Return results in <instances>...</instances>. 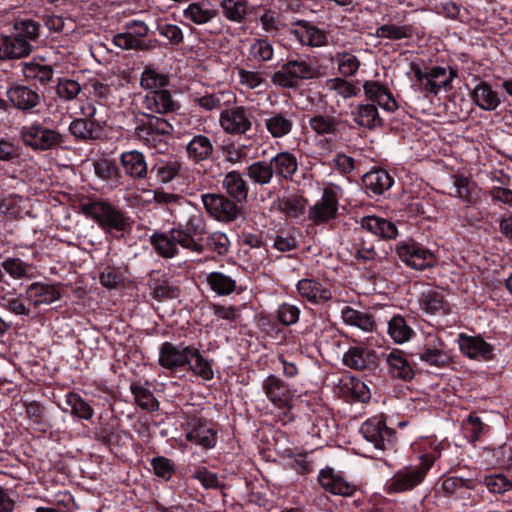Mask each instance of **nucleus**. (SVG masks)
I'll list each match as a JSON object with an SVG mask.
<instances>
[{"instance_id":"obj_46","label":"nucleus","mask_w":512,"mask_h":512,"mask_svg":"<svg viewBox=\"0 0 512 512\" xmlns=\"http://www.w3.org/2000/svg\"><path fill=\"white\" fill-rule=\"evenodd\" d=\"M148 195L153 196L155 203L165 207L173 217L183 207V202H187L183 196L163 190H148Z\"/></svg>"},{"instance_id":"obj_29","label":"nucleus","mask_w":512,"mask_h":512,"mask_svg":"<svg viewBox=\"0 0 512 512\" xmlns=\"http://www.w3.org/2000/svg\"><path fill=\"white\" fill-rule=\"evenodd\" d=\"M343 363L345 366L349 368L356 370H364L374 365L375 354L372 350L362 345H356L350 347L344 353Z\"/></svg>"},{"instance_id":"obj_38","label":"nucleus","mask_w":512,"mask_h":512,"mask_svg":"<svg viewBox=\"0 0 512 512\" xmlns=\"http://www.w3.org/2000/svg\"><path fill=\"white\" fill-rule=\"evenodd\" d=\"M270 165L273 167V174L283 179H292L298 169L297 159L290 152L276 154L270 159Z\"/></svg>"},{"instance_id":"obj_21","label":"nucleus","mask_w":512,"mask_h":512,"mask_svg":"<svg viewBox=\"0 0 512 512\" xmlns=\"http://www.w3.org/2000/svg\"><path fill=\"white\" fill-rule=\"evenodd\" d=\"M460 350L469 358L488 361L494 356V348L480 336H467L460 334L458 337Z\"/></svg>"},{"instance_id":"obj_48","label":"nucleus","mask_w":512,"mask_h":512,"mask_svg":"<svg viewBox=\"0 0 512 512\" xmlns=\"http://www.w3.org/2000/svg\"><path fill=\"white\" fill-rule=\"evenodd\" d=\"M330 62L337 66L338 72L345 76H353L360 68V60L351 52H337L330 58Z\"/></svg>"},{"instance_id":"obj_16","label":"nucleus","mask_w":512,"mask_h":512,"mask_svg":"<svg viewBox=\"0 0 512 512\" xmlns=\"http://www.w3.org/2000/svg\"><path fill=\"white\" fill-rule=\"evenodd\" d=\"M191 348L190 346H176L165 342L161 345L158 362L161 367L169 371H181L190 362Z\"/></svg>"},{"instance_id":"obj_31","label":"nucleus","mask_w":512,"mask_h":512,"mask_svg":"<svg viewBox=\"0 0 512 512\" xmlns=\"http://www.w3.org/2000/svg\"><path fill=\"white\" fill-rule=\"evenodd\" d=\"M121 165L126 175L133 179H143L147 175V163L144 155L136 150L126 151L121 154Z\"/></svg>"},{"instance_id":"obj_52","label":"nucleus","mask_w":512,"mask_h":512,"mask_svg":"<svg viewBox=\"0 0 512 512\" xmlns=\"http://www.w3.org/2000/svg\"><path fill=\"white\" fill-rule=\"evenodd\" d=\"M247 175L254 183L267 185L273 178V167L270 162L257 161L248 166Z\"/></svg>"},{"instance_id":"obj_36","label":"nucleus","mask_w":512,"mask_h":512,"mask_svg":"<svg viewBox=\"0 0 512 512\" xmlns=\"http://www.w3.org/2000/svg\"><path fill=\"white\" fill-rule=\"evenodd\" d=\"M222 186L228 195L237 202H243L248 197L249 188L241 173L228 172L222 181Z\"/></svg>"},{"instance_id":"obj_7","label":"nucleus","mask_w":512,"mask_h":512,"mask_svg":"<svg viewBox=\"0 0 512 512\" xmlns=\"http://www.w3.org/2000/svg\"><path fill=\"white\" fill-rule=\"evenodd\" d=\"M318 69L305 60H290L272 75V82L284 88H294L301 80L312 79Z\"/></svg>"},{"instance_id":"obj_55","label":"nucleus","mask_w":512,"mask_h":512,"mask_svg":"<svg viewBox=\"0 0 512 512\" xmlns=\"http://www.w3.org/2000/svg\"><path fill=\"white\" fill-rule=\"evenodd\" d=\"M376 35L378 37L400 40L413 36V30L407 25L385 24L377 28Z\"/></svg>"},{"instance_id":"obj_13","label":"nucleus","mask_w":512,"mask_h":512,"mask_svg":"<svg viewBox=\"0 0 512 512\" xmlns=\"http://www.w3.org/2000/svg\"><path fill=\"white\" fill-rule=\"evenodd\" d=\"M206 211L215 219L222 222L234 221L240 209L237 204L221 194L206 193L201 196Z\"/></svg>"},{"instance_id":"obj_56","label":"nucleus","mask_w":512,"mask_h":512,"mask_svg":"<svg viewBox=\"0 0 512 512\" xmlns=\"http://www.w3.org/2000/svg\"><path fill=\"white\" fill-rule=\"evenodd\" d=\"M249 54L256 61L266 62L272 59L274 50L267 39H255L250 45Z\"/></svg>"},{"instance_id":"obj_8","label":"nucleus","mask_w":512,"mask_h":512,"mask_svg":"<svg viewBox=\"0 0 512 512\" xmlns=\"http://www.w3.org/2000/svg\"><path fill=\"white\" fill-rule=\"evenodd\" d=\"M363 438L371 443L377 450L392 449L395 441V432L387 427L382 415L367 419L360 427Z\"/></svg>"},{"instance_id":"obj_30","label":"nucleus","mask_w":512,"mask_h":512,"mask_svg":"<svg viewBox=\"0 0 512 512\" xmlns=\"http://www.w3.org/2000/svg\"><path fill=\"white\" fill-rule=\"evenodd\" d=\"M143 104L147 110L158 114L169 113L177 108V103L167 89L148 92L144 97Z\"/></svg>"},{"instance_id":"obj_53","label":"nucleus","mask_w":512,"mask_h":512,"mask_svg":"<svg viewBox=\"0 0 512 512\" xmlns=\"http://www.w3.org/2000/svg\"><path fill=\"white\" fill-rule=\"evenodd\" d=\"M65 403L70 407L71 414L80 419L90 420L94 415L91 406L76 393H68L65 396Z\"/></svg>"},{"instance_id":"obj_27","label":"nucleus","mask_w":512,"mask_h":512,"mask_svg":"<svg viewBox=\"0 0 512 512\" xmlns=\"http://www.w3.org/2000/svg\"><path fill=\"white\" fill-rule=\"evenodd\" d=\"M360 223L361 228L367 233L374 234L382 239H394L398 235L396 225L381 217L365 216Z\"/></svg>"},{"instance_id":"obj_44","label":"nucleus","mask_w":512,"mask_h":512,"mask_svg":"<svg viewBox=\"0 0 512 512\" xmlns=\"http://www.w3.org/2000/svg\"><path fill=\"white\" fill-rule=\"evenodd\" d=\"M422 309L433 315H446L450 312V304L442 291H429L421 302Z\"/></svg>"},{"instance_id":"obj_60","label":"nucleus","mask_w":512,"mask_h":512,"mask_svg":"<svg viewBox=\"0 0 512 512\" xmlns=\"http://www.w3.org/2000/svg\"><path fill=\"white\" fill-rule=\"evenodd\" d=\"M69 130L78 139H93L97 136V128L83 118L72 121Z\"/></svg>"},{"instance_id":"obj_35","label":"nucleus","mask_w":512,"mask_h":512,"mask_svg":"<svg viewBox=\"0 0 512 512\" xmlns=\"http://www.w3.org/2000/svg\"><path fill=\"white\" fill-rule=\"evenodd\" d=\"M214 151L209 137L197 134L186 145V153L189 160L199 163L209 159Z\"/></svg>"},{"instance_id":"obj_6","label":"nucleus","mask_w":512,"mask_h":512,"mask_svg":"<svg viewBox=\"0 0 512 512\" xmlns=\"http://www.w3.org/2000/svg\"><path fill=\"white\" fill-rule=\"evenodd\" d=\"M434 458L430 455L421 457V463L415 466H408L396 472L388 483L390 492H404L419 485L432 467Z\"/></svg>"},{"instance_id":"obj_54","label":"nucleus","mask_w":512,"mask_h":512,"mask_svg":"<svg viewBox=\"0 0 512 512\" xmlns=\"http://www.w3.org/2000/svg\"><path fill=\"white\" fill-rule=\"evenodd\" d=\"M22 72L26 79L36 80L41 83L48 82L53 76V70L49 65L38 62L24 63Z\"/></svg>"},{"instance_id":"obj_1","label":"nucleus","mask_w":512,"mask_h":512,"mask_svg":"<svg viewBox=\"0 0 512 512\" xmlns=\"http://www.w3.org/2000/svg\"><path fill=\"white\" fill-rule=\"evenodd\" d=\"M39 36L38 23L31 20L16 22L10 33L0 34V60L20 59L32 51L31 41Z\"/></svg>"},{"instance_id":"obj_39","label":"nucleus","mask_w":512,"mask_h":512,"mask_svg":"<svg viewBox=\"0 0 512 512\" xmlns=\"http://www.w3.org/2000/svg\"><path fill=\"white\" fill-rule=\"evenodd\" d=\"M323 90L333 98H342L344 100L356 97L360 92L358 87L340 77L326 80Z\"/></svg>"},{"instance_id":"obj_41","label":"nucleus","mask_w":512,"mask_h":512,"mask_svg":"<svg viewBox=\"0 0 512 512\" xmlns=\"http://www.w3.org/2000/svg\"><path fill=\"white\" fill-rule=\"evenodd\" d=\"M183 16L197 25L206 24L216 16V11L207 2H193L183 10Z\"/></svg>"},{"instance_id":"obj_59","label":"nucleus","mask_w":512,"mask_h":512,"mask_svg":"<svg viewBox=\"0 0 512 512\" xmlns=\"http://www.w3.org/2000/svg\"><path fill=\"white\" fill-rule=\"evenodd\" d=\"M81 90V85L76 80L66 77L60 78L56 87L57 95L67 101L75 99Z\"/></svg>"},{"instance_id":"obj_42","label":"nucleus","mask_w":512,"mask_h":512,"mask_svg":"<svg viewBox=\"0 0 512 512\" xmlns=\"http://www.w3.org/2000/svg\"><path fill=\"white\" fill-rule=\"evenodd\" d=\"M393 178L382 169L372 170L363 176L365 187L375 194H382L393 185Z\"/></svg>"},{"instance_id":"obj_2","label":"nucleus","mask_w":512,"mask_h":512,"mask_svg":"<svg viewBox=\"0 0 512 512\" xmlns=\"http://www.w3.org/2000/svg\"><path fill=\"white\" fill-rule=\"evenodd\" d=\"M155 251L164 258H173L178 254V246L193 253L201 254L203 244L182 228H172L167 232H155L150 237Z\"/></svg>"},{"instance_id":"obj_14","label":"nucleus","mask_w":512,"mask_h":512,"mask_svg":"<svg viewBox=\"0 0 512 512\" xmlns=\"http://www.w3.org/2000/svg\"><path fill=\"white\" fill-rule=\"evenodd\" d=\"M219 125L231 135L246 134L252 127L251 117L243 106H234L221 111Z\"/></svg>"},{"instance_id":"obj_22","label":"nucleus","mask_w":512,"mask_h":512,"mask_svg":"<svg viewBox=\"0 0 512 512\" xmlns=\"http://www.w3.org/2000/svg\"><path fill=\"white\" fill-rule=\"evenodd\" d=\"M363 90L366 98L376 102L382 109L388 112L397 110V101L385 84L375 80H367L363 83Z\"/></svg>"},{"instance_id":"obj_33","label":"nucleus","mask_w":512,"mask_h":512,"mask_svg":"<svg viewBox=\"0 0 512 512\" xmlns=\"http://www.w3.org/2000/svg\"><path fill=\"white\" fill-rule=\"evenodd\" d=\"M7 96L13 106L17 109L28 111L32 110L40 103V96L32 89L18 85L7 91Z\"/></svg>"},{"instance_id":"obj_58","label":"nucleus","mask_w":512,"mask_h":512,"mask_svg":"<svg viewBox=\"0 0 512 512\" xmlns=\"http://www.w3.org/2000/svg\"><path fill=\"white\" fill-rule=\"evenodd\" d=\"M483 484L490 493L502 494L512 488V481L503 474L485 476Z\"/></svg>"},{"instance_id":"obj_18","label":"nucleus","mask_w":512,"mask_h":512,"mask_svg":"<svg viewBox=\"0 0 512 512\" xmlns=\"http://www.w3.org/2000/svg\"><path fill=\"white\" fill-rule=\"evenodd\" d=\"M174 219L179 222L177 228L184 229L195 239L205 232V221L202 212L188 200L183 202V207L174 216Z\"/></svg>"},{"instance_id":"obj_17","label":"nucleus","mask_w":512,"mask_h":512,"mask_svg":"<svg viewBox=\"0 0 512 512\" xmlns=\"http://www.w3.org/2000/svg\"><path fill=\"white\" fill-rule=\"evenodd\" d=\"M262 389L268 400L278 408L289 407L294 398V392L283 380L275 375L267 376L262 383Z\"/></svg>"},{"instance_id":"obj_57","label":"nucleus","mask_w":512,"mask_h":512,"mask_svg":"<svg viewBox=\"0 0 512 512\" xmlns=\"http://www.w3.org/2000/svg\"><path fill=\"white\" fill-rule=\"evenodd\" d=\"M224 16L230 21L241 22L246 15V4L242 0H222Z\"/></svg>"},{"instance_id":"obj_49","label":"nucleus","mask_w":512,"mask_h":512,"mask_svg":"<svg viewBox=\"0 0 512 512\" xmlns=\"http://www.w3.org/2000/svg\"><path fill=\"white\" fill-rule=\"evenodd\" d=\"M188 366L195 375L204 380H211L214 377L212 360L205 358L197 348H191Z\"/></svg>"},{"instance_id":"obj_43","label":"nucleus","mask_w":512,"mask_h":512,"mask_svg":"<svg viewBox=\"0 0 512 512\" xmlns=\"http://www.w3.org/2000/svg\"><path fill=\"white\" fill-rule=\"evenodd\" d=\"M341 390L359 402H367L371 393L368 386L358 378L344 376L339 380Z\"/></svg>"},{"instance_id":"obj_4","label":"nucleus","mask_w":512,"mask_h":512,"mask_svg":"<svg viewBox=\"0 0 512 512\" xmlns=\"http://www.w3.org/2000/svg\"><path fill=\"white\" fill-rule=\"evenodd\" d=\"M173 132V126L164 118L147 115L135 129L137 137L149 149L164 153L168 149L166 137Z\"/></svg>"},{"instance_id":"obj_20","label":"nucleus","mask_w":512,"mask_h":512,"mask_svg":"<svg viewBox=\"0 0 512 512\" xmlns=\"http://www.w3.org/2000/svg\"><path fill=\"white\" fill-rule=\"evenodd\" d=\"M318 481L325 491L334 495L351 496L355 491V486L332 468L320 470Z\"/></svg>"},{"instance_id":"obj_23","label":"nucleus","mask_w":512,"mask_h":512,"mask_svg":"<svg viewBox=\"0 0 512 512\" xmlns=\"http://www.w3.org/2000/svg\"><path fill=\"white\" fill-rule=\"evenodd\" d=\"M295 114L292 111L268 113L264 126L272 138H283L289 135L294 127Z\"/></svg>"},{"instance_id":"obj_5","label":"nucleus","mask_w":512,"mask_h":512,"mask_svg":"<svg viewBox=\"0 0 512 512\" xmlns=\"http://www.w3.org/2000/svg\"><path fill=\"white\" fill-rule=\"evenodd\" d=\"M414 76L420 88L427 94L438 95L452 88V81L457 77V71L441 66L431 67L422 71L418 66L413 68Z\"/></svg>"},{"instance_id":"obj_26","label":"nucleus","mask_w":512,"mask_h":512,"mask_svg":"<svg viewBox=\"0 0 512 512\" xmlns=\"http://www.w3.org/2000/svg\"><path fill=\"white\" fill-rule=\"evenodd\" d=\"M205 282L209 289L217 296H229L238 291L237 280L221 271H213L206 274Z\"/></svg>"},{"instance_id":"obj_25","label":"nucleus","mask_w":512,"mask_h":512,"mask_svg":"<svg viewBox=\"0 0 512 512\" xmlns=\"http://www.w3.org/2000/svg\"><path fill=\"white\" fill-rule=\"evenodd\" d=\"M26 300L34 307L40 305H49L60 298V293L55 286L42 283L34 282L30 284L25 291Z\"/></svg>"},{"instance_id":"obj_64","label":"nucleus","mask_w":512,"mask_h":512,"mask_svg":"<svg viewBox=\"0 0 512 512\" xmlns=\"http://www.w3.org/2000/svg\"><path fill=\"white\" fill-rule=\"evenodd\" d=\"M471 488L472 482L470 480L458 476H450L442 482V490L450 496L461 495L464 490Z\"/></svg>"},{"instance_id":"obj_15","label":"nucleus","mask_w":512,"mask_h":512,"mask_svg":"<svg viewBox=\"0 0 512 512\" xmlns=\"http://www.w3.org/2000/svg\"><path fill=\"white\" fill-rule=\"evenodd\" d=\"M289 33L290 39H294L302 46L316 48L328 44L327 33L307 21H298L292 26Z\"/></svg>"},{"instance_id":"obj_28","label":"nucleus","mask_w":512,"mask_h":512,"mask_svg":"<svg viewBox=\"0 0 512 512\" xmlns=\"http://www.w3.org/2000/svg\"><path fill=\"white\" fill-rule=\"evenodd\" d=\"M351 116L356 125L369 130L375 129L382 125V118L380 117L378 108L372 103H363L357 105L351 111Z\"/></svg>"},{"instance_id":"obj_63","label":"nucleus","mask_w":512,"mask_h":512,"mask_svg":"<svg viewBox=\"0 0 512 512\" xmlns=\"http://www.w3.org/2000/svg\"><path fill=\"white\" fill-rule=\"evenodd\" d=\"M307 201L301 196H291L282 202V210L289 218H299L304 215Z\"/></svg>"},{"instance_id":"obj_24","label":"nucleus","mask_w":512,"mask_h":512,"mask_svg":"<svg viewBox=\"0 0 512 512\" xmlns=\"http://www.w3.org/2000/svg\"><path fill=\"white\" fill-rule=\"evenodd\" d=\"M470 96L473 103L483 111H494L501 105L499 93L486 81H479Z\"/></svg>"},{"instance_id":"obj_3","label":"nucleus","mask_w":512,"mask_h":512,"mask_svg":"<svg viewBox=\"0 0 512 512\" xmlns=\"http://www.w3.org/2000/svg\"><path fill=\"white\" fill-rule=\"evenodd\" d=\"M83 214L95 221L105 232H121L129 225V218L117 207L106 201L82 204Z\"/></svg>"},{"instance_id":"obj_45","label":"nucleus","mask_w":512,"mask_h":512,"mask_svg":"<svg viewBox=\"0 0 512 512\" xmlns=\"http://www.w3.org/2000/svg\"><path fill=\"white\" fill-rule=\"evenodd\" d=\"M432 344H427L424 350L420 353V359L429 365L441 367L448 363L450 357L444 350L443 342L433 338Z\"/></svg>"},{"instance_id":"obj_47","label":"nucleus","mask_w":512,"mask_h":512,"mask_svg":"<svg viewBox=\"0 0 512 512\" xmlns=\"http://www.w3.org/2000/svg\"><path fill=\"white\" fill-rule=\"evenodd\" d=\"M388 335L397 344L409 341L414 335L413 329L401 315L393 316L388 322Z\"/></svg>"},{"instance_id":"obj_10","label":"nucleus","mask_w":512,"mask_h":512,"mask_svg":"<svg viewBox=\"0 0 512 512\" xmlns=\"http://www.w3.org/2000/svg\"><path fill=\"white\" fill-rule=\"evenodd\" d=\"M20 137L25 145L35 150L52 149L62 142V135L59 132L39 123L23 126Z\"/></svg>"},{"instance_id":"obj_37","label":"nucleus","mask_w":512,"mask_h":512,"mask_svg":"<svg viewBox=\"0 0 512 512\" xmlns=\"http://www.w3.org/2000/svg\"><path fill=\"white\" fill-rule=\"evenodd\" d=\"M341 318L345 324L356 327L363 332H372L375 328V321L370 314L358 311L350 306H344L341 309Z\"/></svg>"},{"instance_id":"obj_34","label":"nucleus","mask_w":512,"mask_h":512,"mask_svg":"<svg viewBox=\"0 0 512 512\" xmlns=\"http://www.w3.org/2000/svg\"><path fill=\"white\" fill-rule=\"evenodd\" d=\"M309 126L317 135L331 139L340 132L342 121L332 115L316 114L309 119Z\"/></svg>"},{"instance_id":"obj_40","label":"nucleus","mask_w":512,"mask_h":512,"mask_svg":"<svg viewBox=\"0 0 512 512\" xmlns=\"http://www.w3.org/2000/svg\"><path fill=\"white\" fill-rule=\"evenodd\" d=\"M169 75L153 67L143 70L140 77V85L148 92L166 90L169 85Z\"/></svg>"},{"instance_id":"obj_51","label":"nucleus","mask_w":512,"mask_h":512,"mask_svg":"<svg viewBox=\"0 0 512 512\" xmlns=\"http://www.w3.org/2000/svg\"><path fill=\"white\" fill-rule=\"evenodd\" d=\"M131 392L138 407L149 412L158 410L159 403L149 389L138 384H132Z\"/></svg>"},{"instance_id":"obj_11","label":"nucleus","mask_w":512,"mask_h":512,"mask_svg":"<svg viewBox=\"0 0 512 512\" xmlns=\"http://www.w3.org/2000/svg\"><path fill=\"white\" fill-rule=\"evenodd\" d=\"M185 437L204 449H212L217 444V432L213 424L197 415H188L184 424Z\"/></svg>"},{"instance_id":"obj_19","label":"nucleus","mask_w":512,"mask_h":512,"mask_svg":"<svg viewBox=\"0 0 512 512\" xmlns=\"http://www.w3.org/2000/svg\"><path fill=\"white\" fill-rule=\"evenodd\" d=\"M296 289L304 300L316 305L324 304L332 297L330 289L314 278L299 280L296 284Z\"/></svg>"},{"instance_id":"obj_12","label":"nucleus","mask_w":512,"mask_h":512,"mask_svg":"<svg viewBox=\"0 0 512 512\" xmlns=\"http://www.w3.org/2000/svg\"><path fill=\"white\" fill-rule=\"evenodd\" d=\"M396 254L401 262L415 270L432 267L436 262L432 251L415 242L399 243Z\"/></svg>"},{"instance_id":"obj_32","label":"nucleus","mask_w":512,"mask_h":512,"mask_svg":"<svg viewBox=\"0 0 512 512\" xmlns=\"http://www.w3.org/2000/svg\"><path fill=\"white\" fill-rule=\"evenodd\" d=\"M388 372L393 378L411 380L414 370L402 351L394 349L386 356Z\"/></svg>"},{"instance_id":"obj_61","label":"nucleus","mask_w":512,"mask_h":512,"mask_svg":"<svg viewBox=\"0 0 512 512\" xmlns=\"http://www.w3.org/2000/svg\"><path fill=\"white\" fill-rule=\"evenodd\" d=\"M182 164L177 160L167 161L155 167L157 179L162 183L171 182L180 172Z\"/></svg>"},{"instance_id":"obj_62","label":"nucleus","mask_w":512,"mask_h":512,"mask_svg":"<svg viewBox=\"0 0 512 512\" xmlns=\"http://www.w3.org/2000/svg\"><path fill=\"white\" fill-rule=\"evenodd\" d=\"M239 83L246 89H257L264 85L265 77L260 71H253L241 68L238 70Z\"/></svg>"},{"instance_id":"obj_50","label":"nucleus","mask_w":512,"mask_h":512,"mask_svg":"<svg viewBox=\"0 0 512 512\" xmlns=\"http://www.w3.org/2000/svg\"><path fill=\"white\" fill-rule=\"evenodd\" d=\"M365 230L357 232L353 243V253L358 260L371 261L377 257L374 244L371 240L366 239Z\"/></svg>"},{"instance_id":"obj_9","label":"nucleus","mask_w":512,"mask_h":512,"mask_svg":"<svg viewBox=\"0 0 512 512\" xmlns=\"http://www.w3.org/2000/svg\"><path fill=\"white\" fill-rule=\"evenodd\" d=\"M340 191V187L333 184L324 187L321 198L308 210V217L314 224H323L336 217Z\"/></svg>"}]
</instances>
